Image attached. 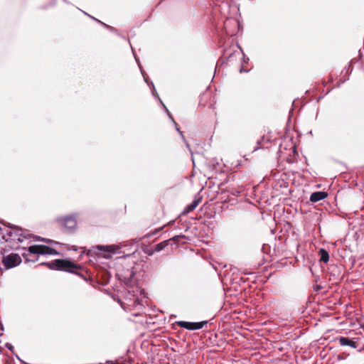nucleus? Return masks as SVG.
I'll return each instance as SVG.
<instances>
[{
	"label": "nucleus",
	"mask_w": 364,
	"mask_h": 364,
	"mask_svg": "<svg viewBox=\"0 0 364 364\" xmlns=\"http://www.w3.org/2000/svg\"><path fill=\"white\" fill-rule=\"evenodd\" d=\"M169 240H164L160 243L156 244L153 249L150 250L149 252V255H151L154 254V252H159L161 250H163L166 246L168 245Z\"/></svg>",
	"instance_id": "obj_9"
},
{
	"label": "nucleus",
	"mask_w": 364,
	"mask_h": 364,
	"mask_svg": "<svg viewBox=\"0 0 364 364\" xmlns=\"http://www.w3.org/2000/svg\"><path fill=\"white\" fill-rule=\"evenodd\" d=\"M31 254L34 255H58L59 252L48 246L42 245H31L28 249Z\"/></svg>",
	"instance_id": "obj_2"
},
{
	"label": "nucleus",
	"mask_w": 364,
	"mask_h": 364,
	"mask_svg": "<svg viewBox=\"0 0 364 364\" xmlns=\"http://www.w3.org/2000/svg\"><path fill=\"white\" fill-rule=\"evenodd\" d=\"M9 236H10V237H12V236H13V233H12L11 232L9 233Z\"/></svg>",
	"instance_id": "obj_17"
},
{
	"label": "nucleus",
	"mask_w": 364,
	"mask_h": 364,
	"mask_svg": "<svg viewBox=\"0 0 364 364\" xmlns=\"http://www.w3.org/2000/svg\"><path fill=\"white\" fill-rule=\"evenodd\" d=\"M239 21L235 18H227L224 22V29L227 35L232 36L238 31Z\"/></svg>",
	"instance_id": "obj_4"
},
{
	"label": "nucleus",
	"mask_w": 364,
	"mask_h": 364,
	"mask_svg": "<svg viewBox=\"0 0 364 364\" xmlns=\"http://www.w3.org/2000/svg\"><path fill=\"white\" fill-rule=\"evenodd\" d=\"M339 343L341 346H348L353 348H357V343L356 341L350 339L347 337H340L338 339Z\"/></svg>",
	"instance_id": "obj_8"
},
{
	"label": "nucleus",
	"mask_w": 364,
	"mask_h": 364,
	"mask_svg": "<svg viewBox=\"0 0 364 364\" xmlns=\"http://www.w3.org/2000/svg\"><path fill=\"white\" fill-rule=\"evenodd\" d=\"M42 264L47 266L50 269L65 271L70 273H76L81 268L79 264L70 260L63 259H54L50 262H43Z\"/></svg>",
	"instance_id": "obj_1"
},
{
	"label": "nucleus",
	"mask_w": 364,
	"mask_h": 364,
	"mask_svg": "<svg viewBox=\"0 0 364 364\" xmlns=\"http://www.w3.org/2000/svg\"><path fill=\"white\" fill-rule=\"evenodd\" d=\"M21 261V257L16 253H11L2 258V263L6 269L14 268L19 265Z\"/></svg>",
	"instance_id": "obj_3"
},
{
	"label": "nucleus",
	"mask_w": 364,
	"mask_h": 364,
	"mask_svg": "<svg viewBox=\"0 0 364 364\" xmlns=\"http://www.w3.org/2000/svg\"><path fill=\"white\" fill-rule=\"evenodd\" d=\"M177 325L181 328L188 329V330H198L201 329L205 325L208 323V321H200V322H188V321H178Z\"/></svg>",
	"instance_id": "obj_5"
},
{
	"label": "nucleus",
	"mask_w": 364,
	"mask_h": 364,
	"mask_svg": "<svg viewBox=\"0 0 364 364\" xmlns=\"http://www.w3.org/2000/svg\"><path fill=\"white\" fill-rule=\"evenodd\" d=\"M177 131L182 135V132L179 130L178 128H177Z\"/></svg>",
	"instance_id": "obj_16"
},
{
	"label": "nucleus",
	"mask_w": 364,
	"mask_h": 364,
	"mask_svg": "<svg viewBox=\"0 0 364 364\" xmlns=\"http://www.w3.org/2000/svg\"><path fill=\"white\" fill-rule=\"evenodd\" d=\"M58 222L64 230H73L76 227L77 225L75 219L71 216L60 218L58 219Z\"/></svg>",
	"instance_id": "obj_6"
},
{
	"label": "nucleus",
	"mask_w": 364,
	"mask_h": 364,
	"mask_svg": "<svg viewBox=\"0 0 364 364\" xmlns=\"http://www.w3.org/2000/svg\"><path fill=\"white\" fill-rule=\"evenodd\" d=\"M24 364H26V363L24 362Z\"/></svg>",
	"instance_id": "obj_19"
},
{
	"label": "nucleus",
	"mask_w": 364,
	"mask_h": 364,
	"mask_svg": "<svg viewBox=\"0 0 364 364\" xmlns=\"http://www.w3.org/2000/svg\"><path fill=\"white\" fill-rule=\"evenodd\" d=\"M180 237H185L184 235H177L173 237H172L171 240H173V241H178V239Z\"/></svg>",
	"instance_id": "obj_12"
},
{
	"label": "nucleus",
	"mask_w": 364,
	"mask_h": 364,
	"mask_svg": "<svg viewBox=\"0 0 364 364\" xmlns=\"http://www.w3.org/2000/svg\"><path fill=\"white\" fill-rule=\"evenodd\" d=\"M328 196L327 193L324 191H317L313 193L310 196V200L311 202H318L320 201L324 198H326Z\"/></svg>",
	"instance_id": "obj_7"
},
{
	"label": "nucleus",
	"mask_w": 364,
	"mask_h": 364,
	"mask_svg": "<svg viewBox=\"0 0 364 364\" xmlns=\"http://www.w3.org/2000/svg\"><path fill=\"white\" fill-rule=\"evenodd\" d=\"M26 262H29L30 261V259H28V258H26Z\"/></svg>",
	"instance_id": "obj_18"
},
{
	"label": "nucleus",
	"mask_w": 364,
	"mask_h": 364,
	"mask_svg": "<svg viewBox=\"0 0 364 364\" xmlns=\"http://www.w3.org/2000/svg\"><path fill=\"white\" fill-rule=\"evenodd\" d=\"M6 347L9 349H12V346L11 344H6Z\"/></svg>",
	"instance_id": "obj_15"
},
{
	"label": "nucleus",
	"mask_w": 364,
	"mask_h": 364,
	"mask_svg": "<svg viewBox=\"0 0 364 364\" xmlns=\"http://www.w3.org/2000/svg\"><path fill=\"white\" fill-rule=\"evenodd\" d=\"M38 240H42V241H45V242H48V243H52V242H53L52 240H46V239H44V238H40V237H39Z\"/></svg>",
	"instance_id": "obj_14"
},
{
	"label": "nucleus",
	"mask_w": 364,
	"mask_h": 364,
	"mask_svg": "<svg viewBox=\"0 0 364 364\" xmlns=\"http://www.w3.org/2000/svg\"><path fill=\"white\" fill-rule=\"evenodd\" d=\"M107 248L110 252H115V247L114 246H107Z\"/></svg>",
	"instance_id": "obj_13"
},
{
	"label": "nucleus",
	"mask_w": 364,
	"mask_h": 364,
	"mask_svg": "<svg viewBox=\"0 0 364 364\" xmlns=\"http://www.w3.org/2000/svg\"><path fill=\"white\" fill-rule=\"evenodd\" d=\"M200 201V199H199V198L193 200V201L190 205L186 206V208H185V210L187 213L193 211L198 205Z\"/></svg>",
	"instance_id": "obj_11"
},
{
	"label": "nucleus",
	"mask_w": 364,
	"mask_h": 364,
	"mask_svg": "<svg viewBox=\"0 0 364 364\" xmlns=\"http://www.w3.org/2000/svg\"><path fill=\"white\" fill-rule=\"evenodd\" d=\"M318 255L320 256V260L323 262L324 263H327L329 260V254L325 249H320L318 251Z\"/></svg>",
	"instance_id": "obj_10"
}]
</instances>
